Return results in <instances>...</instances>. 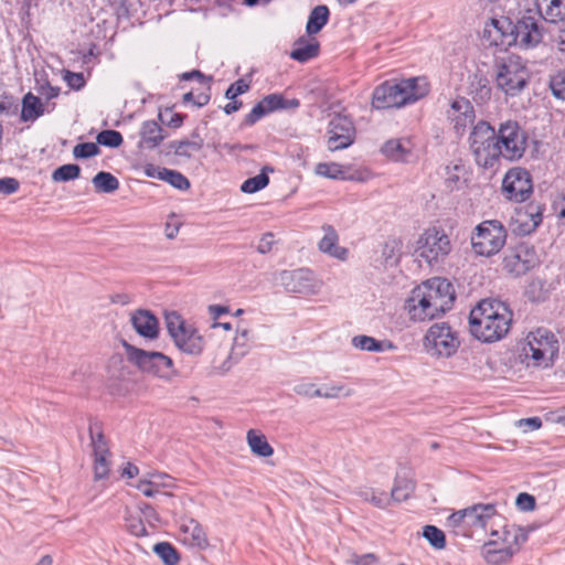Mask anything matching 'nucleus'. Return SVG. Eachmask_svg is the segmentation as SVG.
Wrapping results in <instances>:
<instances>
[{
	"label": "nucleus",
	"instance_id": "1",
	"mask_svg": "<svg viewBox=\"0 0 565 565\" xmlns=\"http://www.w3.org/2000/svg\"><path fill=\"white\" fill-rule=\"evenodd\" d=\"M512 318L513 313L504 302L483 299L470 311V332L483 343L500 341L508 334Z\"/></svg>",
	"mask_w": 565,
	"mask_h": 565
},
{
	"label": "nucleus",
	"instance_id": "2",
	"mask_svg": "<svg viewBox=\"0 0 565 565\" xmlns=\"http://www.w3.org/2000/svg\"><path fill=\"white\" fill-rule=\"evenodd\" d=\"M469 148L476 163L484 169L495 167L502 158L497 131L484 120H480L472 127Z\"/></svg>",
	"mask_w": 565,
	"mask_h": 565
},
{
	"label": "nucleus",
	"instance_id": "3",
	"mask_svg": "<svg viewBox=\"0 0 565 565\" xmlns=\"http://www.w3.org/2000/svg\"><path fill=\"white\" fill-rule=\"evenodd\" d=\"M530 78L531 73L520 56L509 55L495 64V87L508 97L519 96Z\"/></svg>",
	"mask_w": 565,
	"mask_h": 565
},
{
	"label": "nucleus",
	"instance_id": "4",
	"mask_svg": "<svg viewBox=\"0 0 565 565\" xmlns=\"http://www.w3.org/2000/svg\"><path fill=\"white\" fill-rule=\"evenodd\" d=\"M122 347L128 361L141 372L164 381H171L177 375L173 361L168 355L136 348L126 341L122 342Z\"/></svg>",
	"mask_w": 565,
	"mask_h": 565
},
{
	"label": "nucleus",
	"instance_id": "5",
	"mask_svg": "<svg viewBox=\"0 0 565 565\" xmlns=\"http://www.w3.org/2000/svg\"><path fill=\"white\" fill-rule=\"evenodd\" d=\"M558 352V342L546 329H537L526 335L522 347V356L527 365L547 367Z\"/></svg>",
	"mask_w": 565,
	"mask_h": 565
},
{
	"label": "nucleus",
	"instance_id": "6",
	"mask_svg": "<svg viewBox=\"0 0 565 565\" xmlns=\"http://www.w3.org/2000/svg\"><path fill=\"white\" fill-rule=\"evenodd\" d=\"M507 230L497 220H487L478 224L471 233L470 244L473 253L482 257L497 255L505 245Z\"/></svg>",
	"mask_w": 565,
	"mask_h": 565
},
{
	"label": "nucleus",
	"instance_id": "7",
	"mask_svg": "<svg viewBox=\"0 0 565 565\" xmlns=\"http://www.w3.org/2000/svg\"><path fill=\"white\" fill-rule=\"evenodd\" d=\"M459 347L458 333L447 322L431 324L423 338V350L434 359H448Z\"/></svg>",
	"mask_w": 565,
	"mask_h": 565
},
{
	"label": "nucleus",
	"instance_id": "8",
	"mask_svg": "<svg viewBox=\"0 0 565 565\" xmlns=\"http://www.w3.org/2000/svg\"><path fill=\"white\" fill-rule=\"evenodd\" d=\"M166 324L175 347L183 353L200 355L204 350V339L177 312L166 315Z\"/></svg>",
	"mask_w": 565,
	"mask_h": 565
},
{
	"label": "nucleus",
	"instance_id": "9",
	"mask_svg": "<svg viewBox=\"0 0 565 565\" xmlns=\"http://www.w3.org/2000/svg\"><path fill=\"white\" fill-rule=\"evenodd\" d=\"M500 518L492 503H478L456 511L447 518V525L454 530H486L488 524Z\"/></svg>",
	"mask_w": 565,
	"mask_h": 565
},
{
	"label": "nucleus",
	"instance_id": "10",
	"mask_svg": "<svg viewBox=\"0 0 565 565\" xmlns=\"http://www.w3.org/2000/svg\"><path fill=\"white\" fill-rule=\"evenodd\" d=\"M451 252V243L444 230L427 228L417 239L415 253L429 266L439 264Z\"/></svg>",
	"mask_w": 565,
	"mask_h": 565
},
{
	"label": "nucleus",
	"instance_id": "11",
	"mask_svg": "<svg viewBox=\"0 0 565 565\" xmlns=\"http://www.w3.org/2000/svg\"><path fill=\"white\" fill-rule=\"evenodd\" d=\"M502 158L508 161L521 159L527 147V134L515 120H505L495 130Z\"/></svg>",
	"mask_w": 565,
	"mask_h": 565
},
{
	"label": "nucleus",
	"instance_id": "12",
	"mask_svg": "<svg viewBox=\"0 0 565 565\" xmlns=\"http://www.w3.org/2000/svg\"><path fill=\"white\" fill-rule=\"evenodd\" d=\"M420 288L427 297L437 318L450 310L455 301V290L449 280L434 277L420 284Z\"/></svg>",
	"mask_w": 565,
	"mask_h": 565
},
{
	"label": "nucleus",
	"instance_id": "13",
	"mask_svg": "<svg viewBox=\"0 0 565 565\" xmlns=\"http://www.w3.org/2000/svg\"><path fill=\"white\" fill-rule=\"evenodd\" d=\"M279 281L287 291L306 296L317 295L323 285L322 280L307 268L282 270L279 274Z\"/></svg>",
	"mask_w": 565,
	"mask_h": 565
},
{
	"label": "nucleus",
	"instance_id": "14",
	"mask_svg": "<svg viewBox=\"0 0 565 565\" xmlns=\"http://www.w3.org/2000/svg\"><path fill=\"white\" fill-rule=\"evenodd\" d=\"M535 10H527L526 13L513 26L515 34H513L514 42H519L524 47H534L543 39V29L540 23L541 8L536 3Z\"/></svg>",
	"mask_w": 565,
	"mask_h": 565
},
{
	"label": "nucleus",
	"instance_id": "15",
	"mask_svg": "<svg viewBox=\"0 0 565 565\" xmlns=\"http://www.w3.org/2000/svg\"><path fill=\"white\" fill-rule=\"evenodd\" d=\"M539 264V257L533 246L522 243L509 249L503 258L504 269L514 275L521 276Z\"/></svg>",
	"mask_w": 565,
	"mask_h": 565
},
{
	"label": "nucleus",
	"instance_id": "16",
	"mask_svg": "<svg viewBox=\"0 0 565 565\" xmlns=\"http://www.w3.org/2000/svg\"><path fill=\"white\" fill-rule=\"evenodd\" d=\"M532 190L531 174L526 169L516 167L505 173L502 181V191L509 200L524 202Z\"/></svg>",
	"mask_w": 565,
	"mask_h": 565
},
{
	"label": "nucleus",
	"instance_id": "17",
	"mask_svg": "<svg viewBox=\"0 0 565 565\" xmlns=\"http://www.w3.org/2000/svg\"><path fill=\"white\" fill-rule=\"evenodd\" d=\"M328 149L338 151L350 147L354 141L355 129L350 118L335 115L329 122Z\"/></svg>",
	"mask_w": 565,
	"mask_h": 565
},
{
	"label": "nucleus",
	"instance_id": "18",
	"mask_svg": "<svg viewBox=\"0 0 565 565\" xmlns=\"http://www.w3.org/2000/svg\"><path fill=\"white\" fill-rule=\"evenodd\" d=\"M543 207L539 203H529L515 210L511 218L512 231L518 235H529L542 222Z\"/></svg>",
	"mask_w": 565,
	"mask_h": 565
},
{
	"label": "nucleus",
	"instance_id": "19",
	"mask_svg": "<svg viewBox=\"0 0 565 565\" xmlns=\"http://www.w3.org/2000/svg\"><path fill=\"white\" fill-rule=\"evenodd\" d=\"M513 28L511 22L505 18H493L486 22L482 39L493 46L507 47L513 42Z\"/></svg>",
	"mask_w": 565,
	"mask_h": 565
},
{
	"label": "nucleus",
	"instance_id": "20",
	"mask_svg": "<svg viewBox=\"0 0 565 565\" xmlns=\"http://www.w3.org/2000/svg\"><path fill=\"white\" fill-rule=\"evenodd\" d=\"M401 106L416 103L429 93V83L426 77H411L396 81Z\"/></svg>",
	"mask_w": 565,
	"mask_h": 565
},
{
	"label": "nucleus",
	"instance_id": "21",
	"mask_svg": "<svg viewBox=\"0 0 565 565\" xmlns=\"http://www.w3.org/2000/svg\"><path fill=\"white\" fill-rule=\"evenodd\" d=\"M180 531L183 534L182 543L189 547L205 551L210 547V541L204 527L193 518H182Z\"/></svg>",
	"mask_w": 565,
	"mask_h": 565
},
{
	"label": "nucleus",
	"instance_id": "22",
	"mask_svg": "<svg viewBox=\"0 0 565 565\" xmlns=\"http://www.w3.org/2000/svg\"><path fill=\"white\" fill-rule=\"evenodd\" d=\"M405 309L413 321L424 322L437 319L420 285L412 290L411 296L405 302Z\"/></svg>",
	"mask_w": 565,
	"mask_h": 565
},
{
	"label": "nucleus",
	"instance_id": "23",
	"mask_svg": "<svg viewBox=\"0 0 565 565\" xmlns=\"http://www.w3.org/2000/svg\"><path fill=\"white\" fill-rule=\"evenodd\" d=\"M447 117L452 122L456 132L461 135L475 120L473 106L466 98H457L450 104Z\"/></svg>",
	"mask_w": 565,
	"mask_h": 565
},
{
	"label": "nucleus",
	"instance_id": "24",
	"mask_svg": "<svg viewBox=\"0 0 565 565\" xmlns=\"http://www.w3.org/2000/svg\"><path fill=\"white\" fill-rule=\"evenodd\" d=\"M321 230L323 236L318 242V249L329 257L345 262L349 257V249L339 245V234L335 228L330 224H324Z\"/></svg>",
	"mask_w": 565,
	"mask_h": 565
},
{
	"label": "nucleus",
	"instance_id": "25",
	"mask_svg": "<svg viewBox=\"0 0 565 565\" xmlns=\"http://www.w3.org/2000/svg\"><path fill=\"white\" fill-rule=\"evenodd\" d=\"M372 106L376 109L401 108L396 81H386L379 85L372 95Z\"/></svg>",
	"mask_w": 565,
	"mask_h": 565
},
{
	"label": "nucleus",
	"instance_id": "26",
	"mask_svg": "<svg viewBox=\"0 0 565 565\" xmlns=\"http://www.w3.org/2000/svg\"><path fill=\"white\" fill-rule=\"evenodd\" d=\"M130 321L136 332L149 340H153L159 333V322L149 310H137L131 315Z\"/></svg>",
	"mask_w": 565,
	"mask_h": 565
},
{
	"label": "nucleus",
	"instance_id": "27",
	"mask_svg": "<svg viewBox=\"0 0 565 565\" xmlns=\"http://www.w3.org/2000/svg\"><path fill=\"white\" fill-rule=\"evenodd\" d=\"M491 535L501 539L505 548V556H513L527 540L524 530L516 526H505L502 533L492 531Z\"/></svg>",
	"mask_w": 565,
	"mask_h": 565
},
{
	"label": "nucleus",
	"instance_id": "28",
	"mask_svg": "<svg viewBox=\"0 0 565 565\" xmlns=\"http://www.w3.org/2000/svg\"><path fill=\"white\" fill-rule=\"evenodd\" d=\"M249 331L247 329L237 331L233 340L228 358L222 365L223 372H227L235 363L247 354L249 350Z\"/></svg>",
	"mask_w": 565,
	"mask_h": 565
},
{
	"label": "nucleus",
	"instance_id": "29",
	"mask_svg": "<svg viewBox=\"0 0 565 565\" xmlns=\"http://www.w3.org/2000/svg\"><path fill=\"white\" fill-rule=\"evenodd\" d=\"M139 135L138 147L141 149H154L166 138L162 127L154 120L145 121L141 125Z\"/></svg>",
	"mask_w": 565,
	"mask_h": 565
},
{
	"label": "nucleus",
	"instance_id": "30",
	"mask_svg": "<svg viewBox=\"0 0 565 565\" xmlns=\"http://www.w3.org/2000/svg\"><path fill=\"white\" fill-rule=\"evenodd\" d=\"M203 148V139L194 134L191 140H174L169 143V149L178 157L190 159Z\"/></svg>",
	"mask_w": 565,
	"mask_h": 565
},
{
	"label": "nucleus",
	"instance_id": "31",
	"mask_svg": "<svg viewBox=\"0 0 565 565\" xmlns=\"http://www.w3.org/2000/svg\"><path fill=\"white\" fill-rule=\"evenodd\" d=\"M247 445L250 451L262 458H267L273 456L274 448L267 441V438L264 434L256 429H249L246 435Z\"/></svg>",
	"mask_w": 565,
	"mask_h": 565
},
{
	"label": "nucleus",
	"instance_id": "32",
	"mask_svg": "<svg viewBox=\"0 0 565 565\" xmlns=\"http://www.w3.org/2000/svg\"><path fill=\"white\" fill-rule=\"evenodd\" d=\"M351 344L354 349L366 352H383L394 348L390 341H380L373 337L359 334L352 338Z\"/></svg>",
	"mask_w": 565,
	"mask_h": 565
},
{
	"label": "nucleus",
	"instance_id": "33",
	"mask_svg": "<svg viewBox=\"0 0 565 565\" xmlns=\"http://www.w3.org/2000/svg\"><path fill=\"white\" fill-rule=\"evenodd\" d=\"M330 11L327 6L315 7L308 18L306 31L309 35L319 33L329 21Z\"/></svg>",
	"mask_w": 565,
	"mask_h": 565
},
{
	"label": "nucleus",
	"instance_id": "34",
	"mask_svg": "<svg viewBox=\"0 0 565 565\" xmlns=\"http://www.w3.org/2000/svg\"><path fill=\"white\" fill-rule=\"evenodd\" d=\"M319 52V43L317 41H307L300 38L290 53V57L298 62H307L317 56Z\"/></svg>",
	"mask_w": 565,
	"mask_h": 565
},
{
	"label": "nucleus",
	"instance_id": "35",
	"mask_svg": "<svg viewBox=\"0 0 565 565\" xmlns=\"http://www.w3.org/2000/svg\"><path fill=\"white\" fill-rule=\"evenodd\" d=\"M43 105L39 97L28 93L22 99L21 119L22 121H34L43 115Z\"/></svg>",
	"mask_w": 565,
	"mask_h": 565
},
{
	"label": "nucleus",
	"instance_id": "36",
	"mask_svg": "<svg viewBox=\"0 0 565 565\" xmlns=\"http://www.w3.org/2000/svg\"><path fill=\"white\" fill-rule=\"evenodd\" d=\"M408 146L409 141L407 140L392 139L384 143L382 152L395 161H406L411 152Z\"/></svg>",
	"mask_w": 565,
	"mask_h": 565
},
{
	"label": "nucleus",
	"instance_id": "37",
	"mask_svg": "<svg viewBox=\"0 0 565 565\" xmlns=\"http://www.w3.org/2000/svg\"><path fill=\"white\" fill-rule=\"evenodd\" d=\"M491 86L487 77L482 75H475L470 84V93L473 99L479 103H484L491 97Z\"/></svg>",
	"mask_w": 565,
	"mask_h": 565
},
{
	"label": "nucleus",
	"instance_id": "38",
	"mask_svg": "<svg viewBox=\"0 0 565 565\" xmlns=\"http://www.w3.org/2000/svg\"><path fill=\"white\" fill-rule=\"evenodd\" d=\"M415 490V483L412 479L397 476L392 489L391 497L394 501L402 502L407 500Z\"/></svg>",
	"mask_w": 565,
	"mask_h": 565
},
{
	"label": "nucleus",
	"instance_id": "39",
	"mask_svg": "<svg viewBox=\"0 0 565 565\" xmlns=\"http://www.w3.org/2000/svg\"><path fill=\"white\" fill-rule=\"evenodd\" d=\"M92 182L95 190L100 193H113L119 188V181L109 172H98Z\"/></svg>",
	"mask_w": 565,
	"mask_h": 565
},
{
	"label": "nucleus",
	"instance_id": "40",
	"mask_svg": "<svg viewBox=\"0 0 565 565\" xmlns=\"http://www.w3.org/2000/svg\"><path fill=\"white\" fill-rule=\"evenodd\" d=\"M153 553L157 554L164 565H178L180 554L177 548L169 542H160L154 544Z\"/></svg>",
	"mask_w": 565,
	"mask_h": 565
},
{
	"label": "nucleus",
	"instance_id": "41",
	"mask_svg": "<svg viewBox=\"0 0 565 565\" xmlns=\"http://www.w3.org/2000/svg\"><path fill=\"white\" fill-rule=\"evenodd\" d=\"M315 172L317 175L332 180H347L343 167L337 162H320L315 167Z\"/></svg>",
	"mask_w": 565,
	"mask_h": 565
},
{
	"label": "nucleus",
	"instance_id": "42",
	"mask_svg": "<svg viewBox=\"0 0 565 565\" xmlns=\"http://www.w3.org/2000/svg\"><path fill=\"white\" fill-rule=\"evenodd\" d=\"M266 171H273V169L264 167L259 174L249 178L242 183L241 191L244 193H255L266 188L269 183V178L266 174Z\"/></svg>",
	"mask_w": 565,
	"mask_h": 565
},
{
	"label": "nucleus",
	"instance_id": "43",
	"mask_svg": "<svg viewBox=\"0 0 565 565\" xmlns=\"http://www.w3.org/2000/svg\"><path fill=\"white\" fill-rule=\"evenodd\" d=\"M81 174V168L77 164H63L58 167L52 173V180L54 182H67L71 180H75Z\"/></svg>",
	"mask_w": 565,
	"mask_h": 565
},
{
	"label": "nucleus",
	"instance_id": "44",
	"mask_svg": "<svg viewBox=\"0 0 565 565\" xmlns=\"http://www.w3.org/2000/svg\"><path fill=\"white\" fill-rule=\"evenodd\" d=\"M465 169L462 166L455 164L452 168H448L446 183L449 190H459L466 182Z\"/></svg>",
	"mask_w": 565,
	"mask_h": 565
},
{
	"label": "nucleus",
	"instance_id": "45",
	"mask_svg": "<svg viewBox=\"0 0 565 565\" xmlns=\"http://www.w3.org/2000/svg\"><path fill=\"white\" fill-rule=\"evenodd\" d=\"M423 535L435 548L441 550L446 545L444 532L434 525H426Z\"/></svg>",
	"mask_w": 565,
	"mask_h": 565
},
{
	"label": "nucleus",
	"instance_id": "46",
	"mask_svg": "<svg viewBox=\"0 0 565 565\" xmlns=\"http://www.w3.org/2000/svg\"><path fill=\"white\" fill-rule=\"evenodd\" d=\"M163 180L170 183L172 186L179 190H188L190 188V181L182 173L163 168L162 172Z\"/></svg>",
	"mask_w": 565,
	"mask_h": 565
},
{
	"label": "nucleus",
	"instance_id": "47",
	"mask_svg": "<svg viewBox=\"0 0 565 565\" xmlns=\"http://www.w3.org/2000/svg\"><path fill=\"white\" fill-rule=\"evenodd\" d=\"M358 494L364 501L371 502L372 504H374L375 507L381 508V509L386 508V505L388 503V499L386 498L384 492L377 493L373 489H367V488L361 489Z\"/></svg>",
	"mask_w": 565,
	"mask_h": 565
},
{
	"label": "nucleus",
	"instance_id": "48",
	"mask_svg": "<svg viewBox=\"0 0 565 565\" xmlns=\"http://www.w3.org/2000/svg\"><path fill=\"white\" fill-rule=\"evenodd\" d=\"M550 88L555 98L565 100V70L551 76Z\"/></svg>",
	"mask_w": 565,
	"mask_h": 565
},
{
	"label": "nucleus",
	"instance_id": "49",
	"mask_svg": "<svg viewBox=\"0 0 565 565\" xmlns=\"http://www.w3.org/2000/svg\"><path fill=\"white\" fill-rule=\"evenodd\" d=\"M97 142L106 147L117 148L122 143V136L116 130H103L97 136Z\"/></svg>",
	"mask_w": 565,
	"mask_h": 565
},
{
	"label": "nucleus",
	"instance_id": "50",
	"mask_svg": "<svg viewBox=\"0 0 565 565\" xmlns=\"http://www.w3.org/2000/svg\"><path fill=\"white\" fill-rule=\"evenodd\" d=\"M484 557L490 564H501L509 561L512 556H505V548H495L493 543H487L483 547Z\"/></svg>",
	"mask_w": 565,
	"mask_h": 565
},
{
	"label": "nucleus",
	"instance_id": "51",
	"mask_svg": "<svg viewBox=\"0 0 565 565\" xmlns=\"http://www.w3.org/2000/svg\"><path fill=\"white\" fill-rule=\"evenodd\" d=\"M90 437L94 457H109V449L104 435L102 433L95 435L93 428H90Z\"/></svg>",
	"mask_w": 565,
	"mask_h": 565
},
{
	"label": "nucleus",
	"instance_id": "52",
	"mask_svg": "<svg viewBox=\"0 0 565 565\" xmlns=\"http://www.w3.org/2000/svg\"><path fill=\"white\" fill-rule=\"evenodd\" d=\"M99 153V148L94 142H83L78 143L73 149V156L76 159H86Z\"/></svg>",
	"mask_w": 565,
	"mask_h": 565
},
{
	"label": "nucleus",
	"instance_id": "53",
	"mask_svg": "<svg viewBox=\"0 0 565 565\" xmlns=\"http://www.w3.org/2000/svg\"><path fill=\"white\" fill-rule=\"evenodd\" d=\"M125 521H126L127 531L131 535H135L137 537H142V536L147 535V530H146L140 518L134 516L131 514H127L125 516Z\"/></svg>",
	"mask_w": 565,
	"mask_h": 565
},
{
	"label": "nucleus",
	"instance_id": "54",
	"mask_svg": "<svg viewBox=\"0 0 565 565\" xmlns=\"http://www.w3.org/2000/svg\"><path fill=\"white\" fill-rule=\"evenodd\" d=\"M294 392L297 395L308 398L320 397L321 388L316 387L313 383L303 382L294 386Z\"/></svg>",
	"mask_w": 565,
	"mask_h": 565
},
{
	"label": "nucleus",
	"instance_id": "55",
	"mask_svg": "<svg viewBox=\"0 0 565 565\" xmlns=\"http://www.w3.org/2000/svg\"><path fill=\"white\" fill-rule=\"evenodd\" d=\"M109 475L108 457H95L94 460V479H106Z\"/></svg>",
	"mask_w": 565,
	"mask_h": 565
},
{
	"label": "nucleus",
	"instance_id": "56",
	"mask_svg": "<svg viewBox=\"0 0 565 565\" xmlns=\"http://www.w3.org/2000/svg\"><path fill=\"white\" fill-rule=\"evenodd\" d=\"M136 489H138L143 495L151 498L156 494L160 493V490L158 489V482L157 481H150L147 477L140 479L136 484Z\"/></svg>",
	"mask_w": 565,
	"mask_h": 565
},
{
	"label": "nucleus",
	"instance_id": "57",
	"mask_svg": "<svg viewBox=\"0 0 565 565\" xmlns=\"http://www.w3.org/2000/svg\"><path fill=\"white\" fill-rule=\"evenodd\" d=\"M262 102L264 103L268 113L287 108L286 99H284V97L279 94L267 95L262 99Z\"/></svg>",
	"mask_w": 565,
	"mask_h": 565
},
{
	"label": "nucleus",
	"instance_id": "58",
	"mask_svg": "<svg viewBox=\"0 0 565 565\" xmlns=\"http://www.w3.org/2000/svg\"><path fill=\"white\" fill-rule=\"evenodd\" d=\"M377 556L373 553H366L363 555L351 553L347 558V563L349 565H374L377 563Z\"/></svg>",
	"mask_w": 565,
	"mask_h": 565
},
{
	"label": "nucleus",
	"instance_id": "59",
	"mask_svg": "<svg viewBox=\"0 0 565 565\" xmlns=\"http://www.w3.org/2000/svg\"><path fill=\"white\" fill-rule=\"evenodd\" d=\"M352 395V391L345 388L343 385H331L326 388H321L320 397L323 398H338L340 396H350Z\"/></svg>",
	"mask_w": 565,
	"mask_h": 565
},
{
	"label": "nucleus",
	"instance_id": "60",
	"mask_svg": "<svg viewBox=\"0 0 565 565\" xmlns=\"http://www.w3.org/2000/svg\"><path fill=\"white\" fill-rule=\"evenodd\" d=\"M267 114H269V113H268L267 108L265 107L264 103L260 100L247 114V116L245 117V124L254 125L255 122H257L260 118H263Z\"/></svg>",
	"mask_w": 565,
	"mask_h": 565
},
{
	"label": "nucleus",
	"instance_id": "61",
	"mask_svg": "<svg viewBox=\"0 0 565 565\" xmlns=\"http://www.w3.org/2000/svg\"><path fill=\"white\" fill-rule=\"evenodd\" d=\"M249 89V84L244 79H237L233 83L225 93L227 99H235L238 95L246 93Z\"/></svg>",
	"mask_w": 565,
	"mask_h": 565
},
{
	"label": "nucleus",
	"instance_id": "62",
	"mask_svg": "<svg viewBox=\"0 0 565 565\" xmlns=\"http://www.w3.org/2000/svg\"><path fill=\"white\" fill-rule=\"evenodd\" d=\"M19 189V181L14 178L0 179V194H11Z\"/></svg>",
	"mask_w": 565,
	"mask_h": 565
},
{
	"label": "nucleus",
	"instance_id": "63",
	"mask_svg": "<svg viewBox=\"0 0 565 565\" xmlns=\"http://www.w3.org/2000/svg\"><path fill=\"white\" fill-rule=\"evenodd\" d=\"M139 511L150 525H154L157 522H159V515L151 505L141 503L139 505Z\"/></svg>",
	"mask_w": 565,
	"mask_h": 565
},
{
	"label": "nucleus",
	"instance_id": "64",
	"mask_svg": "<svg viewBox=\"0 0 565 565\" xmlns=\"http://www.w3.org/2000/svg\"><path fill=\"white\" fill-rule=\"evenodd\" d=\"M515 503L522 511H530L534 508L535 500L527 493H520L516 497Z\"/></svg>",
	"mask_w": 565,
	"mask_h": 565
}]
</instances>
